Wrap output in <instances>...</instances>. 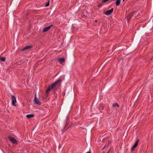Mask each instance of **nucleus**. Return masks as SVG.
I'll return each instance as SVG.
<instances>
[{
  "label": "nucleus",
  "instance_id": "nucleus-19",
  "mask_svg": "<svg viewBox=\"0 0 153 153\" xmlns=\"http://www.w3.org/2000/svg\"><path fill=\"white\" fill-rule=\"evenodd\" d=\"M115 0H110V1H109V2H112V1H115Z\"/></svg>",
  "mask_w": 153,
  "mask_h": 153
},
{
  "label": "nucleus",
  "instance_id": "nucleus-21",
  "mask_svg": "<svg viewBox=\"0 0 153 153\" xmlns=\"http://www.w3.org/2000/svg\"><path fill=\"white\" fill-rule=\"evenodd\" d=\"M95 22H97V20H95Z\"/></svg>",
  "mask_w": 153,
  "mask_h": 153
},
{
  "label": "nucleus",
  "instance_id": "nucleus-5",
  "mask_svg": "<svg viewBox=\"0 0 153 153\" xmlns=\"http://www.w3.org/2000/svg\"><path fill=\"white\" fill-rule=\"evenodd\" d=\"M136 12L135 11H134L131 13H130L127 17V20L128 21L130 20L131 19V18L132 16L134 14V13H136Z\"/></svg>",
  "mask_w": 153,
  "mask_h": 153
},
{
  "label": "nucleus",
  "instance_id": "nucleus-25",
  "mask_svg": "<svg viewBox=\"0 0 153 153\" xmlns=\"http://www.w3.org/2000/svg\"><path fill=\"white\" fill-rule=\"evenodd\" d=\"M125 0H123V2Z\"/></svg>",
  "mask_w": 153,
  "mask_h": 153
},
{
  "label": "nucleus",
  "instance_id": "nucleus-23",
  "mask_svg": "<svg viewBox=\"0 0 153 153\" xmlns=\"http://www.w3.org/2000/svg\"><path fill=\"white\" fill-rule=\"evenodd\" d=\"M106 145H105V146H104V147L102 148V149H104V148H105V147H106Z\"/></svg>",
  "mask_w": 153,
  "mask_h": 153
},
{
  "label": "nucleus",
  "instance_id": "nucleus-13",
  "mask_svg": "<svg viewBox=\"0 0 153 153\" xmlns=\"http://www.w3.org/2000/svg\"><path fill=\"white\" fill-rule=\"evenodd\" d=\"M104 3V2H102V1L100 3H99V4H98L97 7H102L103 5V3Z\"/></svg>",
  "mask_w": 153,
  "mask_h": 153
},
{
  "label": "nucleus",
  "instance_id": "nucleus-11",
  "mask_svg": "<svg viewBox=\"0 0 153 153\" xmlns=\"http://www.w3.org/2000/svg\"><path fill=\"white\" fill-rule=\"evenodd\" d=\"M58 61L59 62H61V63H62L65 62V59L62 58L59 59H58Z\"/></svg>",
  "mask_w": 153,
  "mask_h": 153
},
{
  "label": "nucleus",
  "instance_id": "nucleus-3",
  "mask_svg": "<svg viewBox=\"0 0 153 153\" xmlns=\"http://www.w3.org/2000/svg\"><path fill=\"white\" fill-rule=\"evenodd\" d=\"M11 97L12 104L14 106H16V105L15 103L16 102V97L13 95L11 96Z\"/></svg>",
  "mask_w": 153,
  "mask_h": 153
},
{
  "label": "nucleus",
  "instance_id": "nucleus-18",
  "mask_svg": "<svg viewBox=\"0 0 153 153\" xmlns=\"http://www.w3.org/2000/svg\"><path fill=\"white\" fill-rule=\"evenodd\" d=\"M135 148V147H134V146H133L131 148V151H133L134 150Z\"/></svg>",
  "mask_w": 153,
  "mask_h": 153
},
{
  "label": "nucleus",
  "instance_id": "nucleus-10",
  "mask_svg": "<svg viewBox=\"0 0 153 153\" xmlns=\"http://www.w3.org/2000/svg\"><path fill=\"white\" fill-rule=\"evenodd\" d=\"M116 4L117 6H119L120 3V0H117L116 1Z\"/></svg>",
  "mask_w": 153,
  "mask_h": 153
},
{
  "label": "nucleus",
  "instance_id": "nucleus-24",
  "mask_svg": "<svg viewBox=\"0 0 153 153\" xmlns=\"http://www.w3.org/2000/svg\"><path fill=\"white\" fill-rule=\"evenodd\" d=\"M86 153H91V152L89 151V152H86Z\"/></svg>",
  "mask_w": 153,
  "mask_h": 153
},
{
  "label": "nucleus",
  "instance_id": "nucleus-4",
  "mask_svg": "<svg viewBox=\"0 0 153 153\" xmlns=\"http://www.w3.org/2000/svg\"><path fill=\"white\" fill-rule=\"evenodd\" d=\"M33 102L36 105H41V103L39 101V100L36 98V94L35 95V97L33 100Z\"/></svg>",
  "mask_w": 153,
  "mask_h": 153
},
{
  "label": "nucleus",
  "instance_id": "nucleus-20",
  "mask_svg": "<svg viewBox=\"0 0 153 153\" xmlns=\"http://www.w3.org/2000/svg\"><path fill=\"white\" fill-rule=\"evenodd\" d=\"M111 149H109V150L106 153H109Z\"/></svg>",
  "mask_w": 153,
  "mask_h": 153
},
{
  "label": "nucleus",
  "instance_id": "nucleus-1",
  "mask_svg": "<svg viewBox=\"0 0 153 153\" xmlns=\"http://www.w3.org/2000/svg\"><path fill=\"white\" fill-rule=\"evenodd\" d=\"M62 80L61 79H59L57 80L56 82L53 83L51 85L49 86L46 91V93L48 94L49 91H51L53 88L56 89L60 86L61 84V82Z\"/></svg>",
  "mask_w": 153,
  "mask_h": 153
},
{
  "label": "nucleus",
  "instance_id": "nucleus-9",
  "mask_svg": "<svg viewBox=\"0 0 153 153\" xmlns=\"http://www.w3.org/2000/svg\"><path fill=\"white\" fill-rule=\"evenodd\" d=\"M34 116L33 114H28L26 115V117L28 118H31Z\"/></svg>",
  "mask_w": 153,
  "mask_h": 153
},
{
  "label": "nucleus",
  "instance_id": "nucleus-2",
  "mask_svg": "<svg viewBox=\"0 0 153 153\" xmlns=\"http://www.w3.org/2000/svg\"><path fill=\"white\" fill-rule=\"evenodd\" d=\"M8 138L10 141L12 142L13 144H18V141H17L14 137L9 136Z\"/></svg>",
  "mask_w": 153,
  "mask_h": 153
},
{
  "label": "nucleus",
  "instance_id": "nucleus-15",
  "mask_svg": "<svg viewBox=\"0 0 153 153\" xmlns=\"http://www.w3.org/2000/svg\"><path fill=\"white\" fill-rule=\"evenodd\" d=\"M5 57H0V60L2 62H4L5 60Z\"/></svg>",
  "mask_w": 153,
  "mask_h": 153
},
{
  "label": "nucleus",
  "instance_id": "nucleus-6",
  "mask_svg": "<svg viewBox=\"0 0 153 153\" xmlns=\"http://www.w3.org/2000/svg\"><path fill=\"white\" fill-rule=\"evenodd\" d=\"M114 8H112L111 9L108 10L106 11L105 13V14L107 15H108L111 14L113 11Z\"/></svg>",
  "mask_w": 153,
  "mask_h": 153
},
{
  "label": "nucleus",
  "instance_id": "nucleus-8",
  "mask_svg": "<svg viewBox=\"0 0 153 153\" xmlns=\"http://www.w3.org/2000/svg\"><path fill=\"white\" fill-rule=\"evenodd\" d=\"M32 47V46H29V45L27 46H25V47L24 48H23L22 49V50H25L31 48Z\"/></svg>",
  "mask_w": 153,
  "mask_h": 153
},
{
  "label": "nucleus",
  "instance_id": "nucleus-16",
  "mask_svg": "<svg viewBox=\"0 0 153 153\" xmlns=\"http://www.w3.org/2000/svg\"><path fill=\"white\" fill-rule=\"evenodd\" d=\"M110 0H102V2H109Z\"/></svg>",
  "mask_w": 153,
  "mask_h": 153
},
{
  "label": "nucleus",
  "instance_id": "nucleus-17",
  "mask_svg": "<svg viewBox=\"0 0 153 153\" xmlns=\"http://www.w3.org/2000/svg\"><path fill=\"white\" fill-rule=\"evenodd\" d=\"M49 1H48V2L47 3L45 6V7H48L49 6Z\"/></svg>",
  "mask_w": 153,
  "mask_h": 153
},
{
  "label": "nucleus",
  "instance_id": "nucleus-14",
  "mask_svg": "<svg viewBox=\"0 0 153 153\" xmlns=\"http://www.w3.org/2000/svg\"><path fill=\"white\" fill-rule=\"evenodd\" d=\"M112 105H113V106L114 107H116V106H117L118 107H119V105L117 103H113Z\"/></svg>",
  "mask_w": 153,
  "mask_h": 153
},
{
  "label": "nucleus",
  "instance_id": "nucleus-7",
  "mask_svg": "<svg viewBox=\"0 0 153 153\" xmlns=\"http://www.w3.org/2000/svg\"><path fill=\"white\" fill-rule=\"evenodd\" d=\"M53 26V25H51L49 27H45L44 28V29H43V30L42 32H46L48 31L50 29L51 27Z\"/></svg>",
  "mask_w": 153,
  "mask_h": 153
},
{
  "label": "nucleus",
  "instance_id": "nucleus-22",
  "mask_svg": "<svg viewBox=\"0 0 153 153\" xmlns=\"http://www.w3.org/2000/svg\"><path fill=\"white\" fill-rule=\"evenodd\" d=\"M153 60V57H152V58L151 59V61H152V60Z\"/></svg>",
  "mask_w": 153,
  "mask_h": 153
},
{
  "label": "nucleus",
  "instance_id": "nucleus-12",
  "mask_svg": "<svg viewBox=\"0 0 153 153\" xmlns=\"http://www.w3.org/2000/svg\"><path fill=\"white\" fill-rule=\"evenodd\" d=\"M139 141V140H138L137 141H136L135 143L133 145V146H134V147H135L136 148V147H137V146L138 143Z\"/></svg>",
  "mask_w": 153,
  "mask_h": 153
}]
</instances>
